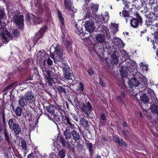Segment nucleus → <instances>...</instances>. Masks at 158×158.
<instances>
[{
  "label": "nucleus",
  "mask_w": 158,
  "mask_h": 158,
  "mask_svg": "<svg viewBox=\"0 0 158 158\" xmlns=\"http://www.w3.org/2000/svg\"><path fill=\"white\" fill-rule=\"evenodd\" d=\"M55 48V56L51 55V57L54 60L55 63L60 62L62 60L64 51L63 48L61 46L57 44L52 45L50 48V49Z\"/></svg>",
  "instance_id": "1"
},
{
  "label": "nucleus",
  "mask_w": 158,
  "mask_h": 158,
  "mask_svg": "<svg viewBox=\"0 0 158 158\" xmlns=\"http://www.w3.org/2000/svg\"><path fill=\"white\" fill-rule=\"evenodd\" d=\"M88 14H86V15L83 18V19L86 20L85 22V27L86 30L89 32H92L94 28V24L93 21V16L92 15L90 10H89Z\"/></svg>",
  "instance_id": "2"
},
{
  "label": "nucleus",
  "mask_w": 158,
  "mask_h": 158,
  "mask_svg": "<svg viewBox=\"0 0 158 158\" xmlns=\"http://www.w3.org/2000/svg\"><path fill=\"white\" fill-rule=\"evenodd\" d=\"M24 97L28 103V106L32 109L34 108L36 99L33 93L31 91L27 92L25 94Z\"/></svg>",
  "instance_id": "3"
},
{
  "label": "nucleus",
  "mask_w": 158,
  "mask_h": 158,
  "mask_svg": "<svg viewBox=\"0 0 158 158\" xmlns=\"http://www.w3.org/2000/svg\"><path fill=\"white\" fill-rule=\"evenodd\" d=\"M12 19L14 21V23L18 25H21V26L20 27H19L20 29H23L24 25V16L23 15H14L12 17Z\"/></svg>",
  "instance_id": "4"
},
{
  "label": "nucleus",
  "mask_w": 158,
  "mask_h": 158,
  "mask_svg": "<svg viewBox=\"0 0 158 158\" xmlns=\"http://www.w3.org/2000/svg\"><path fill=\"white\" fill-rule=\"evenodd\" d=\"M37 60V61H39L41 62V61H43V64L44 66L46 64V60H47V64L48 65H51L53 63L52 60L49 58L48 55L47 54L44 55V56L41 55H39L38 56Z\"/></svg>",
  "instance_id": "5"
},
{
  "label": "nucleus",
  "mask_w": 158,
  "mask_h": 158,
  "mask_svg": "<svg viewBox=\"0 0 158 158\" xmlns=\"http://www.w3.org/2000/svg\"><path fill=\"white\" fill-rule=\"evenodd\" d=\"M12 119H10L8 122V124L10 127L13 130L15 135H18L21 131V129L19 126L16 123H14Z\"/></svg>",
  "instance_id": "6"
},
{
  "label": "nucleus",
  "mask_w": 158,
  "mask_h": 158,
  "mask_svg": "<svg viewBox=\"0 0 158 158\" xmlns=\"http://www.w3.org/2000/svg\"><path fill=\"white\" fill-rule=\"evenodd\" d=\"M136 15L137 19L134 18L131 19L130 21L131 25L134 28L137 27L139 23L140 24L142 23V18L139 15L138 13H136Z\"/></svg>",
  "instance_id": "7"
},
{
  "label": "nucleus",
  "mask_w": 158,
  "mask_h": 158,
  "mask_svg": "<svg viewBox=\"0 0 158 158\" xmlns=\"http://www.w3.org/2000/svg\"><path fill=\"white\" fill-rule=\"evenodd\" d=\"M113 141L115 143H118L120 146H124L126 148L129 147L128 144L122 139H119L117 135H115L114 136Z\"/></svg>",
  "instance_id": "8"
},
{
  "label": "nucleus",
  "mask_w": 158,
  "mask_h": 158,
  "mask_svg": "<svg viewBox=\"0 0 158 158\" xmlns=\"http://www.w3.org/2000/svg\"><path fill=\"white\" fill-rule=\"evenodd\" d=\"M98 7L99 5L98 4L96 5L91 4L90 5V7H88L87 8H86V11L87 12L86 14L89 13V10H90V11H91L92 15L93 16V17L94 18V16L95 15V13L98 10Z\"/></svg>",
  "instance_id": "9"
},
{
  "label": "nucleus",
  "mask_w": 158,
  "mask_h": 158,
  "mask_svg": "<svg viewBox=\"0 0 158 158\" xmlns=\"http://www.w3.org/2000/svg\"><path fill=\"white\" fill-rule=\"evenodd\" d=\"M91 109L92 107L91 104L89 102L86 103V105L84 104L82 107V109L84 113L87 116H89V117L87 116V117L88 118H92L89 116V114H90V111L91 110Z\"/></svg>",
  "instance_id": "10"
},
{
  "label": "nucleus",
  "mask_w": 158,
  "mask_h": 158,
  "mask_svg": "<svg viewBox=\"0 0 158 158\" xmlns=\"http://www.w3.org/2000/svg\"><path fill=\"white\" fill-rule=\"evenodd\" d=\"M99 17H97V18H96V23H103L106 22L109 19V14L106 12L104 17L102 14L100 16L99 15Z\"/></svg>",
  "instance_id": "11"
},
{
  "label": "nucleus",
  "mask_w": 158,
  "mask_h": 158,
  "mask_svg": "<svg viewBox=\"0 0 158 158\" xmlns=\"http://www.w3.org/2000/svg\"><path fill=\"white\" fill-rule=\"evenodd\" d=\"M3 131L5 140L9 145H10L11 143V140L12 139L11 135L5 128H4Z\"/></svg>",
  "instance_id": "12"
},
{
  "label": "nucleus",
  "mask_w": 158,
  "mask_h": 158,
  "mask_svg": "<svg viewBox=\"0 0 158 158\" xmlns=\"http://www.w3.org/2000/svg\"><path fill=\"white\" fill-rule=\"evenodd\" d=\"M46 108L47 111L52 114H54L56 110H61V106L57 105L56 106H54L52 105H49L46 106Z\"/></svg>",
  "instance_id": "13"
},
{
  "label": "nucleus",
  "mask_w": 158,
  "mask_h": 158,
  "mask_svg": "<svg viewBox=\"0 0 158 158\" xmlns=\"http://www.w3.org/2000/svg\"><path fill=\"white\" fill-rule=\"evenodd\" d=\"M85 144L86 148L88 150L89 152V155L92 156L94 153V151L93 150V144L90 143L88 140H86L85 141Z\"/></svg>",
  "instance_id": "14"
},
{
  "label": "nucleus",
  "mask_w": 158,
  "mask_h": 158,
  "mask_svg": "<svg viewBox=\"0 0 158 158\" xmlns=\"http://www.w3.org/2000/svg\"><path fill=\"white\" fill-rule=\"evenodd\" d=\"M69 69L65 67L63 68V70L64 74V77L68 80L72 79V74L69 72Z\"/></svg>",
  "instance_id": "15"
},
{
  "label": "nucleus",
  "mask_w": 158,
  "mask_h": 158,
  "mask_svg": "<svg viewBox=\"0 0 158 158\" xmlns=\"http://www.w3.org/2000/svg\"><path fill=\"white\" fill-rule=\"evenodd\" d=\"M75 84L77 85L76 90L77 92L82 93L84 91V85L81 81H76Z\"/></svg>",
  "instance_id": "16"
},
{
  "label": "nucleus",
  "mask_w": 158,
  "mask_h": 158,
  "mask_svg": "<svg viewBox=\"0 0 158 158\" xmlns=\"http://www.w3.org/2000/svg\"><path fill=\"white\" fill-rule=\"evenodd\" d=\"M47 29L46 26H44L42 27L40 31L37 33L35 37V39H37L38 40L41 38L43 36V35Z\"/></svg>",
  "instance_id": "17"
},
{
  "label": "nucleus",
  "mask_w": 158,
  "mask_h": 158,
  "mask_svg": "<svg viewBox=\"0 0 158 158\" xmlns=\"http://www.w3.org/2000/svg\"><path fill=\"white\" fill-rule=\"evenodd\" d=\"M58 15L60 23V27L62 31L63 30H64L65 28L64 18L62 17L61 13L60 10H58Z\"/></svg>",
  "instance_id": "18"
},
{
  "label": "nucleus",
  "mask_w": 158,
  "mask_h": 158,
  "mask_svg": "<svg viewBox=\"0 0 158 158\" xmlns=\"http://www.w3.org/2000/svg\"><path fill=\"white\" fill-rule=\"evenodd\" d=\"M96 40L99 43H103L105 42V36L103 35L98 34L95 37Z\"/></svg>",
  "instance_id": "19"
},
{
  "label": "nucleus",
  "mask_w": 158,
  "mask_h": 158,
  "mask_svg": "<svg viewBox=\"0 0 158 158\" xmlns=\"http://www.w3.org/2000/svg\"><path fill=\"white\" fill-rule=\"evenodd\" d=\"M42 70L43 74L45 77V78L49 82L51 79L52 72L47 70L45 68L42 69Z\"/></svg>",
  "instance_id": "20"
},
{
  "label": "nucleus",
  "mask_w": 158,
  "mask_h": 158,
  "mask_svg": "<svg viewBox=\"0 0 158 158\" xmlns=\"http://www.w3.org/2000/svg\"><path fill=\"white\" fill-rule=\"evenodd\" d=\"M120 15L122 17H125L126 19V22L127 23V22L128 18H131V19L132 17L130 16L129 15L128 12V11L127 10H123L122 11V12H119Z\"/></svg>",
  "instance_id": "21"
},
{
  "label": "nucleus",
  "mask_w": 158,
  "mask_h": 158,
  "mask_svg": "<svg viewBox=\"0 0 158 158\" xmlns=\"http://www.w3.org/2000/svg\"><path fill=\"white\" fill-rule=\"evenodd\" d=\"M18 103L21 107H23L26 106L27 104L28 105V103L26 100L24 96L21 97L18 101Z\"/></svg>",
  "instance_id": "22"
},
{
  "label": "nucleus",
  "mask_w": 158,
  "mask_h": 158,
  "mask_svg": "<svg viewBox=\"0 0 158 158\" xmlns=\"http://www.w3.org/2000/svg\"><path fill=\"white\" fill-rule=\"evenodd\" d=\"M72 133V137L73 139L75 141H77L79 140L80 138V135L76 131L74 130L71 132Z\"/></svg>",
  "instance_id": "23"
},
{
  "label": "nucleus",
  "mask_w": 158,
  "mask_h": 158,
  "mask_svg": "<svg viewBox=\"0 0 158 158\" xmlns=\"http://www.w3.org/2000/svg\"><path fill=\"white\" fill-rule=\"evenodd\" d=\"M127 68L125 67H122L120 69V74L122 77H127Z\"/></svg>",
  "instance_id": "24"
},
{
  "label": "nucleus",
  "mask_w": 158,
  "mask_h": 158,
  "mask_svg": "<svg viewBox=\"0 0 158 158\" xmlns=\"http://www.w3.org/2000/svg\"><path fill=\"white\" fill-rule=\"evenodd\" d=\"M64 134L66 139H70V141H72L73 138H72V133H71V132L69 130L66 129L64 131Z\"/></svg>",
  "instance_id": "25"
},
{
  "label": "nucleus",
  "mask_w": 158,
  "mask_h": 158,
  "mask_svg": "<svg viewBox=\"0 0 158 158\" xmlns=\"http://www.w3.org/2000/svg\"><path fill=\"white\" fill-rule=\"evenodd\" d=\"M117 52L114 53L111 55V63L112 64H117L118 63V59L116 56Z\"/></svg>",
  "instance_id": "26"
},
{
  "label": "nucleus",
  "mask_w": 158,
  "mask_h": 158,
  "mask_svg": "<svg viewBox=\"0 0 158 158\" xmlns=\"http://www.w3.org/2000/svg\"><path fill=\"white\" fill-rule=\"evenodd\" d=\"M129 85L131 86H137L139 85V82L135 78H131L129 81Z\"/></svg>",
  "instance_id": "27"
},
{
  "label": "nucleus",
  "mask_w": 158,
  "mask_h": 158,
  "mask_svg": "<svg viewBox=\"0 0 158 158\" xmlns=\"http://www.w3.org/2000/svg\"><path fill=\"white\" fill-rule=\"evenodd\" d=\"M151 111L154 114H158V106L155 104L152 105L151 106Z\"/></svg>",
  "instance_id": "28"
},
{
  "label": "nucleus",
  "mask_w": 158,
  "mask_h": 158,
  "mask_svg": "<svg viewBox=\"0 0 158 158\" xmlns=\"http://www.w3.org/2000/svg\"><path fill=\"white\" fill-rule=\"evenodd\" d=\"M125 96V94L123 92H121L120 94L117 97V99L120 103H122Z\"/></svg>",
  "instance_id": "29"
},
{
  "label": "nucleus",
  "mask_w": 158,
  "mask_h": 158,
  "mask_svg": "<svg viewBox=\"0 0 158 158\" xmlns=\"http://www.w3.org/2000/svg\"><path fill=\"white\" fill-rule=\"evenodd\" d=\"M118 25L114 23H111V28L113 32L116 33L118 30Z\"/></svg>",
  "instance_id": "30"
},
{
  "label": "nucleus",
  "mask_w": 158,
  "mask_h": 158,
  "mask_svg": "<svg viewBox=\"0 0 158 158\" xmlns=\"http://www.w3.org/2000/svg\"><path fill=\"white\" fill-rule=\"evenodd\" d=\"M72 4L71 0H64V6L66 9L69 10V9L72 7Z\"/></svg>",
  "instance_id": "31"
},
{
  "label": "nucleus",
  "mask_w": 158,
  "mask_h": 158,
  "mask_svg": "<svg viewBox=\"0 0 158 158\" xmlns=\"http://www.w3.org/2000/svg\"><path fill=\"white\" fill-rule=\"evenodd\" d=\"M140 99L144 103L148 102L149 101V98L145 94H142L140 96Z\"/></svg>",
  "instance_id": "32"
},
{
  "label": "nucleus",
  "mask_w": 158,
  "mask_h": 158,
  "mask_svg": "<svg viewBox=\"0 0 158 158\" xmlns=\"http://www.w3.org/2000/svg\"><path fill=\"white\" fill-rule=\"evenodd\" d=\"M140 68L142 69L143 71H147L148 70V65L144 63L141 62L139 64Z\"/></svg>",
  "instance_id": "33"
},
{
  "label": "nucleus",
  "mask_w": 158,
  "mask_h": 158,
  "mask_svg": "<svg viewBox=\"0 0 158 158\" xmlns=\"http://www.w3.org/2000/svg\"><path fill=\"white\" fill-rule=\"evenodd\" d=\"M66 151L64 149H61L58 152V157L59 158H64L65 156Z\"/></svg>",
  "instance_id": "34"
},
{
  "label": "nucleus",
  "mask_w": 158,
  "mask_h": 158,
  "mask_svg": "<svg viewBox=\"0 0 158 158\" xmlns=\"http://www.w3.org/2000/svg\"><path fill=\"white\" fill-rule=\"evenodd\" d=\"M32 16L33 17L32 21L34 24H39L42 22V19L39 17H35L34 15H32Z\"/></svg>",
  "instance_id": "35"
},
{
  "label": "nucleus",
  "mask_w": 158,
  "mask_h": 158,
  "mask_svg": "<svg viewBox=\"0 0 158 158\" xmlns=\"http://www.w3.org/2000/svg\"><path fill=\"white\" fill-rule=\"evenodd\" d=\"M119 87L121 89L125 91L127 90V87L125 85V84L123 81H121L120 82L119 84Z\"/></svg>",
  "instance_id": "36"
},
{
  "label": "nucleus",
  "mask_w": 158,
  "mask_h": 158,
  "mask_svg": "<svg viewBox=\"0 0 158 158\" xmlns=\"http://www.w3.org/2000/svg\"><path fill=\"white\" fill-rule=\"evenodd\" d=\"M153 125L158 131V119H150Z\"/></svg>",
  "instance_id": "37"
},
{
  "label": "nucleus",
  "mask_w": 158,
  "mask_h": 158,
  "mask_svg": "<svg viewBox=\"0 0 158 158\" xmlns=\"http://www.w3.org/2000/svg\"><path fill=\"white\" fill-rule=\"evenodd\" d=\"M69 10L70 14L73 17L74 13L77 12V9L72 7H71L69 9V10Z\"/></svg>",
  "instance_id": "38"
},
{
  "label": "nucleus",
  "mask_w": 158,
  "mask_h": 158,
  "mask_svg": "<svg viewBox=\"0 0 158 158\" xmlns=\"http://www.w3.org/2000/svg\"><path fill=\"white\" fill-rule=\"evenodd\" d=\"M60 140L63 146L65 147L67 144L68 143V141H66V140L64 139V138L62 136L60 137Z\"/></svg>",
  "instance_id": "39"
},
{
  "label": "nucleus",
  "mask_w": 158,
  "mask_h": 158,
  "mask_svg": "<svg viewBox=\"0 0 158 158\" xmlns=\"http://www.w3.org/2000/svg\"><path fill=\"white\" fill-rule=\"evenodd\" d=\"M115 40L118 44H117L118 47L122 48L124 47V44L122 40H120V39H118V38H115Z\"/></svg>",
  "instance_id": "40"
},
{
  "label": "nucleus",
  "mask_w": 158,
  "mask_h": 158,
  "mask_svg": "<svg viewBox=\"0 0 158 158\" xmlns=\"http://www.w3.org/2000/svg\"><path fill=\"white\" fill-rule=\"evenodd\" d=\"M57 90L61 93H66V89L61 86H59L57 87Z\"/></svg>",
  "instance_id": "41"
},
{
  "label": "nucleus",
  "mask_w": 158,
  "mask_h": 158,
  "mask_svg": "<svg viewBox=\"0 0 158 158\" xmlns=\"http://www.w3.org/2000/svg\"><path fill=\"white\" fill-rule=\"evenodd\" d=\"M22 109L19 106H18L15 110V113L18 116H20L22 114Z\"/></svg>",
  "instance_id": "42"
},
{
  "label": "nucleus",
  "mask_w": 158,
  "mask_h": 158,
  "mask_svg": "<svg viewBox=\"0 0 158 158\" xmlns=\"http://www.w3.org/2000/svg\"><path fill=\"white\" fill-rule=\"evenodd\" d=\"M21 147H22V149L25 151H26L27 148L26 141L24 140H22L21 142Z\"/></svg>",
  "instance_id": "43"
},
{
  "label": "nucleus",
  "mask_w": 158,
  "mask_h": 158,
  "mask_svg": "<svg viewBox=\"0 0 158 158\" xmlns=\"http://www.w3.org/2000/svg\"><path fill=\"white\" fill-rule=\"evenodd\" d=\"M80 122L82 126L84 127H86L88 125V121H86L85 119H80Z\"/></svg>",
  "instance_id": "44"
},
{
  "label": "nucleus",
  "mask_w": 158,
  "mask_h": 158,
  "mask_svg": "<svg viewBox=\"0 0 158 158\" xmlns=\"http://www.w3.org/2000/svg\"><path fill=\"white\" fill-rule=\"evenodd\" d=\"M12 32L14 35L15 37H16L19 36V33L17 29H14L13 31Z\"/></svg>",
  "instance_id": "45"
},
{
  "label": "nucleus",
  "mask_w": 158,
  "mask_h": 158,
  "mask_svg": "<svg viewBox=\"0 0 158 158\" xmlns=\"http://www.w3.org/2000/svg\"><path fill=\"white\" fill-rule=\"evenodd\" d=\"M87 72L90 76H91L94 74V72L93 70L91 68L89 69Z\"/></svg>",
  "instance_id": "46"
},
{
  "label": "nucleus",
  "mask_w": 158,
  "mask_h": 158,
  "mask_svg": "<svg viewBox=\"0 0 158 158\" xmlns=\"http://www.w3.org/2000/svg\"><path fill=\"white\" fill-rule=\"evenodd\" d=\"M32 15H31V16H30L29 14H27L26 15V20L27 21H30L31 18L33 19V17L32 16Z\"/></svg>",
  "instance_id": "47"
},
{
  "label": "nucleus",
  "mask_w": 158,
  "mask_h": 158,
  "mask_svg": "<svg viewBox=\"0 0 158 158\" xmlns=\"http://www.w3.org/2000/svg\"><path fill=\"white\" fill-rule=\"evenodd\" d=\"M123 3L125 5V7H124L123 8L124 9L126 8V9H128V4L129 3V2L126 1H125V0H124L123 1Z\"/></svg>",
  "instance_id": "48"
},
{
  "label": "nucleus",
  "mask_w": 158,
  "mask_h": 158,
  "mask_svg": "<svg viewBox=\"0 0 158 158\" xmlns=\"http://www.w3.org/2000/svg\"><path fill=\"white\" fill-rule=\"evenodd\" d=\"M66 120L67 123V124L69 125L68 127H70V128H73L74 126L72 124L71 122L70 121V119H65Z\"/></svg>",
  "instance_id": "49"
},
{
  "label": "nucleus",
  "mask_w": 158,
  "mask_h": 158,
  "mask_svg": "<svg viewBox=\"0 0 158 158\" xmlns=\"http://www.w3.org/2000/svg\"><path fill=\"white\" fill-rule=\"evenodd\" d=\"M27 158H35V156L33 153H31L27 156Z\"/></svg>",
  "instance_id": "50"
},
{
  "label": "nucleus",
  "mask_w": 158,
  "mask_h": 158,
  "mask_svg": "<svg viewBox=\"0 0 158 158\" xmlns=\"http://www.w3.org/2000/svg\"><path fill=\"white\" fill-rule=\"evenodd\" d=\"M122 133L123 135V136L124 138H127V134H126V131L125 130H123L122 131Z\"/></svg>",
  "instance_id": "51"
},
{
  "label": "nucleus",
  "mask_w": 158,
  "mask_h": 158,
  "mask_svg": "<svg viewBox=\"0 0 158 158\" xmlns=\"http://www.w3.org/2000/svg\"><path fill=\"white\" fill-rule=\"evenodd\" d=\"M99 84L102 86H105V83H104L100 79L99 80Z\"/></svg>",
  "instance_id": "52"
},
{
  "label": "nucleus",
  "mask_w": 158,
  "mask_h": 158,
  "mask_svg": "<svg viewBox=\"0 0 158 158\" xmlns=\"http://www.w3.org/2000/svg\"><path fill=\"white\" fill-rule=\"evenodd\" d=\"M101 139L102 142H106L108 140V139L105 137H102Z\"/></svg>",
  "instance_id": "53"
},
{
  "label": "nucleus",
  "mask_w": 158,
  "mask_h": 158,
  "mask_svg": "<svg viewBox=\"0 0 158 158\" xmlns=\"http://www.w3.org/2000/svg\"><path fill=\"white\" fill-rule=\"evenodd\" d=\"M123 52V53H124V59H125V58L127 57V54L125 52L124 50H123L122 52V53Z\"/></svg>",
  "instance_id": "54"
},
{
  "label": "nucleus",
  "mask_w": 158,
  "mask_h": 158,
  "mask_svg": "<svg viewBox=\"0 0 158 158\" xmlns=\"http://www.w3.org/2000/svg\"><path fill=\"white\" fill-rule=\"evenodd\" d=\"M123 125L125 127H128V126L127 123L125 122H123Z\"/></svg>",
  "instance_id": "55"
},
{
  "label": "nucleus",
  "mask_w": 158,
  "mask_h": 158,
  "mask_svg": "<svg viewBox=\"0 0 158 158\" xmlns=\"http://www.w3.org/2000/svg\"><path fill=\"white\" fill-rule=\"evenodd\" d=\"M70 142H68V143L67 144V145H66V146L69 148H70L72 147L71 146V144H70Z\"/></svg>",
  "instance_id": "56"
},
{
  "label": "nucleus",
  "mask_w": 158,
  "mask_h": 158,
  "mask_svg": "<svg viewBox=\"0 0 158 158\" xmlns=\"http://www.w3.org/2000/svg\"><path fill=\"white\" fill-rule=\"evenodd\" d=\"M1 114L2 115V118L4 119L5 118V116H4V113L3 111V110H2L1 111Z\"/></svg>",
  "instance_id": "57"
},
{
  "label": "nucleus",
  "mask_w": 158,
  "mask_h": 158,
  "mask_svg": "<svg viewBox=\"0 0 158 158\" xmlns=\"http://www.w3.org/2000/svg\"><path fill=\"white\" fill-rule=\"evenodd\" d=\"M40 3V1L37 0H37H36V1H35V6H37V4H38Z\"/></svg>",
  "instance_id": "58"
},
{
  "label": "nucleus",
  "mask_w": 158,
  "mask_h": 158,
  "mask_svg": "<svg viewBox=\"0 0 158 158\" xmlns=\"http://www.w3.org/2000/svg\"><path fill=\"white\" fill-rule=\"evenodd\" d=\"M147 31V30L146 29L144 30L143 31H141V36L142 34L145 33Z\"/></svg>",
  "instance_id": "59"
},
{
  "label": "nucleus",
  "mask_w": 158,
  "mask_h": 158,
  "mask_svg": "<svg viewBox=\"0 0 158 158\" xmlns=\"http://www.w3.org/2000/svg\"><path fill=\"white\" fill-rule=\"evenodd\" d=\"M3 138L1 135L0 134V143H2L3 140Z\"/></svg>",
  "instance_id": "60"
},
{
  "label": "nucleus",
  "mask_w": 158,
  "mask_h": 158,
  "mask_svg": "<svg viewBox=\"0 0 158 158\" xmlns=\"http://www.w3.org/2000/svg\"><path fill=\"white\" fill-rule=\"evenodd\" d=\"M67 44V45L68 46V47H71V42L69 41H68Z\"/></svg>",
  "instance_id": "61"
},
{
  "label": "nucleus",
  "mask_w": 158,
  "mask_h": 158,
  "mask_svg": "<svg viewBox=\"0 0 158 158\" xmlns=\"http://www.w3.org/2000/svg\"><path fill=\"white\" fill-rule=\"evenodd\" d=\"M71 150L72 151V152L74 153L75 152V148L74 147H72L71 148H70Z\"/></svg>",
  "instance_id": "62"
},
{
  "label": "nucleus",
  "mask_w": 158,
  "mask_h": 158,
  "mask_svg": "<svg viewBox=\"0 0 158 158\" xmlns=\"http://www.w3.org/2000/svg\"><path fill=\"white\" fill-rule=\"evenodd\" d=\"M101 118H106V115L104 114H102L101 116Z\"/></svg>",
  "instance_id": "63"
},
{
  "label": "nucleus",
  "mask_w": 158,
  "mask_h": 158,
  "mask_svg": "<svg viewBox=\"0 0 158 158\" xmlns=\"http://www.w3.org/2000/svg\"><path fill=\"white\" fill-rule=\"evenodd\" d=\"M50 158H59L58 157L56 156V155H53Z\"/></svg>",
  "instance_id": "64"
}]
</instances>
